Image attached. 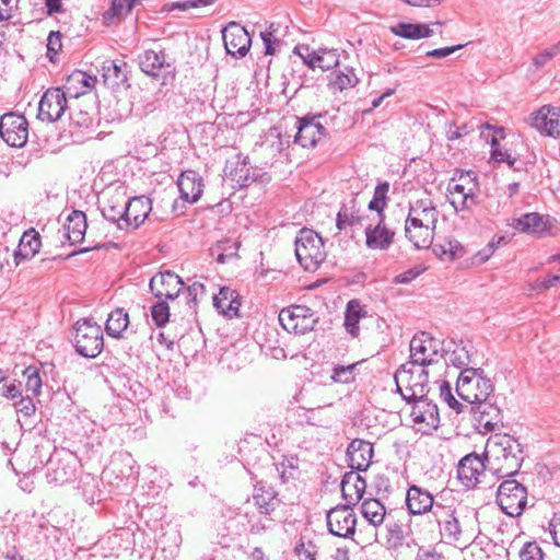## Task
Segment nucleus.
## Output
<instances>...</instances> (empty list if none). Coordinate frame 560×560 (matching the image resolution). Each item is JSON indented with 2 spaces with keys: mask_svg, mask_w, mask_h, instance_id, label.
Returning a JSON list of instances; mask_svg holds the SVG:
<instances>
[{
  "mask_svg": "<svg viewBox=\"0 0 560 560\" xmlns=\"http://www.w3.org/2000/svg\"><path fill=\"white\" fill-rule=\"evenodd\" d=\"M96 79L83 71L72 72L66 81L65 93L70 98H78L88 93L95 84Z\"/></svg>",
  "mask_w": 560,
  "mask_h": 560,
  "instance_id": "473e14b6",
  "label": "nucleus"
},
{
  "mask_svg": "<svg viewBox=\"0 0 560 560\" xmlns=\"http://www.w3.org/2000/svg\"><path fill=\"white\" fill-rule=\"evenodd\" d=\"M213 306L224 316H237L241 306L237 292L229 287L221 288L219 293L213 295Z\"/></svg>",
  "mask_w": 560,
  "mask_h": 560,
  "instance_id": "2f4dec72",
  "label": "nucleus"
},
{
  "mask_svg": "<svg viewBox=\"0 0 560 560\" xmlns=\"http://www.w3.org/2000/svg\"><path fill=\"white\" fill-rule=\"evenodd\" d=\"M40 236L34 229H30L21 236L18 248L14 252L13 260L19 266L25 260L33 258L40 249Z\"/></svg>",
  "mask_w": 560,
  "mask_h": 560,
  "instance_id": "bb28decb",
  "label": "nucleus"
},
{
  "mask_svg": "<svg viewBox=\"0 0 560 560\" xmlns=\"http://www.w3.org/2000/svg\"><path fill=\"white\" fill-rule=\"evenodd\" d=\"M395 232L385 225L382 218L377 223L365 228V244L370 249L386 250L394 242Z\"/></svg>",
  "mask_w": 560,
  "mask_h": 560,
  "instance_id": "5701e85b",
  "label": "nucleus"
},
{
  "mask_svg": "<svg viewBox=\"0 0 560 560\" xmlns=\"http://www.w3.org/2000/svg\"><path fill=\"white\" fill-rule=\"evenodd\" d=\"M365 314L366 312L358 301L351 300L348 302L345 315V327L352 337L359 336V322L362 316H365Z\"/></svg>",
  "mask_w": 560,
  "mask_h": 560,
  "instance_id": "79ce46f5",
  "label": "nucleus"
},
{
  "mask_svg": "<svg viewBox=\"0 0 560 560\" xmlns=\"http://www.w3.org/2000/svg\"><path fill=\"white\" fill-rule=\"evenodd\" d=\"M438 210L429 199L417 200L410 206L407 220L411 223H420L435 226L438 222Z\"/></svg>",
  "mask_w": 560,
  "mask_h": 560,
  "instance_id": "7c9ffc66",
  "label": "nucleus"
},
{
  "mask_svg": "<svg viewBox=\"0 0 560 560\" xmlns=\"http://www.w3.org/2000/svg\"><path fill=\"white\" fill-rule=\"evenodd\" d=\"M151 316L158 327H163L170 318V307L165 301L158 302L151 307Z\"/></svg>",
  "mask_w": 560,
  "mask_h": 560,
  "instance_id": "3c124183",
  "label": "nucleus"
},
{
  "mask_svg": "<svg viewBox=\"0 0 560 560\" xmlns=\"http://www.w3.org/2000/svg\"><path fill=\"white\" fill-rule=\"evenodd\" d=\"M434 229L435 226L432 225L411 223L406 220L405 234L416 248H429L432 244Z\"/></svg>",
  "mask_w": 560,
  "mask_h": 560,
  "instance_id": "72a5a7b5",
  "label": "nucleus"
},
{
  "mask_svg": "<svg viewBox=\"0 0 560 560\" xmlns=\"http://www.w3.org/2000/svg\"><path fill=\"white\" fill-rule=\"evenodd\" d=\"M521 560H544V553L537 542H526L520 550Z\"/></svg>",
  "mask_w": 560,
  "mask_h": 560,
  "instance_id": "864d4df0",
  "label": "nucleus"
},
{
  "mask_svg": "<svg viewBox=\"0 0 560 560\" xmlns=\"http://www.w3.org/2000/svg\"><path fill=\"white\" fill-rule=\"evenodd\" d=\"M366 482L355 471L347 472L341 481V492L347 505L357 504L365 492Z\"/></svg>",
  "mask_w": 560,
  "mask_h": 560,
  "instance_id": "cd10ccee",
  "label": "nucleus"
},
{
  "mask_svg": "<svg viewBox=\"0 0 560 560\" xmlns=\"http://www.w3.org/2000/svg\"><path fill=\"white\" fill-rule=\"evenodd\" d=\"M447 198L456 212L470 211L477 205L479 183L477 175L469 172H462L454 176L447 184Z\"/></svg>",
  "mask_w": 560,
  "mask_h": 560,
  "instance_id": "7ed1b4c3",
  "label": "nucleus"
},
{
  "mask_svg": "<svg viewBox=\"0 0 560 560\" xmlns=\"http://www.w3.org/2000/svg\"><path fill=\"white\" fill-rule=\"evenodd\" d=\"M222 38L226 52L234 57H245L252 45L248 32L236 22L223 28Z\"/></svg>",
  "mask_w": 560,
  "mask_h": 560,
  "instance_id": "dca6fc26",
  "label": "nucleus"
},
{
  "mask_svg": "<svg viewBox=\"0 0 560 560\" xmlns=\"http://www.w3.org/2000/svg\"><path fill=\"white\" fill-rule=\"evenodd\" d=\"M495 246L493 242H490L483 249L479 250L475 255V262L476 264H483L486 262L494 253Z\"/></svg>",
  "mask_w": 560,
  "mask_h": 560,
  "instance_id": "69168bd1",
  "label": "nucleus"
},
{
  "mask_svg": "<svg viewBox=\"0 0 560 560\" xmlns=\"http://www.w3.org/2000/svg\"><path fill=\"white\" fill-rule=\"evenodd\" d=\"M351 207L343 205L337 214L336 225L340 231L345 230L348 225L360 223L361 219L355 210V203L354 201H351Z\"/></svg>",
  "mask_w": 560,
  "mask_h": 560,
  "instance_id": "a18cd8bd",
  "label": "nucleus"
},
{
  "mask_svg": "<svg viewBox=\"0 0 560 560\" xmlns=\"http://www.w3.org/2000/svg\"><path fill=\"white\" fill-rule=\"evenodd\" d=\"M540 135L560 140V106L544 105L528 117Z\"/></svg>",
  "mask_w": 560,
  "mask_h": 560,
  "instance_id": "ddd939ff",
  "label": "nucleus"
},
{
  "mask_svg": "<svg viewBox=\"0 0 560 560\" xmlns=\"http://www.w3.org/2000/svg\"><path fill=\"white\" fill-rule=\"evenodd\" d=\"M288 25L282 26L280 22H272L268 30L262 32L260 35L281 40V37H284L288 34Z\"/></svg>",
  "mask_w": 560,
  "mask_h": 560,
  "instance_id": "13d9d810",
  "label": "nucleus"
},
{
  "mask_svg": "<svg viewBox=\"0 0 560 560\" xmlns=\"http://www.w3.org/2000/svg\"><path fill=\"white\" fill-rule=\"evenodd\" d=\"M482 373L480 369L465 368L457 378L456 393L469 407L494 398L493 384Z\"/></svg>",
  "mask_w": 560,
  "mask_h": 560,
  "instance_id": "f03ea898",
  "label": "nucleus"
},
{
  "mask_svg": "<svg viewBox=\"0 0 560 560\" xmlns=\"http://www.w3.org/2000/svg\"><path fill=\"white\" fill-rule=\"evenodd\" d=\"M138 59L140 69L149 75L158 77L161 72H165L166 75L174 77L175 68L166 60L163 51L156 52L155 50L148 49L139 55Z\"/></svg>",
  "mask_w": 560,
  "mask_h": 560,
  "instance_id": "a211bd4d",
  "label": "nucleus"
},
{
  "mask_svg": "<svg viewBox=\"0 0 560 560\" xmlns=\"http://www.w3.org/2000/svg\"><path fill=\"white\" fill-rule=\"evenodd\" d=\"M387 529H388V534H389L388 541L394 547L401 545L402 539H404L402 528L398 524L393 523V524H387Z\"/></svg>",
  "mask_w": 560,
  "mask_h": 560,
  "instance_id": "e2e57ef3",
  "label": "nucleus"
},
{
  "mask_svg": "<svg viewBox=\"0 0 560 560\" xmlns=\"http://www.w3.org/2000/svg\"><path fill=\"white\" fill-rule=\"evenodd\" d=\"M206 294V287L200 282H194L187 288V304L190 308H194L198 304V300Z\"/></svg>",
  "mask_w": 560,
  "mask_h": 560,
  "instance_id": "4d7b16f0",
  "label": "nucleus"
},
{
  "mask_svg": "<svg viewBox=\"0 0 560 560\" xmlns=\"http://www.w3.org/2000/svg\"><path fill=\"white\" fill-rule=\"evenodd\" d=\"M560 54V42L540 51L533 58V66L536 69L544 68L549 61Z\"/></svg>",
  "mask_w": 560,
  "mask_h": 560,
  "instance_id": "8fccbe9b",
  "label": "nucleus"
},
{
  "mask_svg": "<svg viewBox=\"0 0 560 560\" xmlns=\"http://www.w3.org/2000/svg\"><path fill=\"white\" fill-rule=\"evenodd\" d=\"M358 363L345 365H337L332 371L331 378L335 382L348 384L354 380V370Z\"/></svg>",
  "mask_w": 560,
  "mask_h": 560,
  "instance_id": "603ef678",
  "label": "nucleus"
},
{
  "mask_svg": "<svg viewBox=\"0 0 560 560\" xmlns=\"http://www.w3.org/2000/svg\"><path fill=\"white\" fill-rule=\"evenodd\" d=\"M129 325V316L124 308L114 310L106 320L105 330L108 336L120 338Z\"/></svg>",
  "mask_w": 560,
  "mask_h": 560,
  "instance_id": "a19ab883",
  "label": "nucleus"
},
{
  "mask_svg": "<svg viewBox=\"0 0 560 560\" xmlns=\"http://www.w3.org/2000/svg\"><path fill=\"white\" fill-rule=\"evenodd\" d=\"M463 47H464V45H455L452 47L436 48V49L427 51L425 56L431 57V58L441 59V58H445V57L452 55L453 52L462 49Z\"/></svg>",
  "mask_w": 560,
  "mask_h": 560,
  "instance_id": "0e129e2a",
  "label": "nucleus"
},
{
  "mask_svg": "<svg viewBox=\"0 0 560 560\" xmlns=\"http://www.w3.org/2000/svg\"><path fill=\"white\" fill-rule=\"evenodd\" d=\"M390 32L399 37L407 39L428 38L433 35V30L429 24L405 23L400 22L389 27Z\"/></svg>",
  "mask_w": 560,
  "mask_h": 560,
  "instance_id": "4c0bfd02",
  "label": "nucleus"
},
{
  "mask_svg": "<svg viewBox=\"0 0 560 560\" xmlns=\"http://www.w3.org/2000/svg\"><path fill=\"white\" fill-rule=\"evenodd\" d=\"M0 137L11 147H23L28 138V124L24 116L14 113L0 118Z\"/></svg>",
  "mask_w": 560,
  "mask_h": 560,
  "instance_id": "9b49d317",
  "label": "nucleus"
},
{
  "mask_svg": "<svg viewBox=\"0 0 560 560\" xmlns=\"http://www.w3.org/2000/svg\"><path fill=\"white\" fill-rule=\"evenodd\" d=\"M439 526L440 534L445 542L451 545H466L468 542L469 538H463V529L454 513H448L443 520H440Z\"/></svg>",
  "mask_w": 560,
  "mask_h": 560,
  "instance_id": "c9c22d12",
  "label": "nucleus"
},
{
  "mask_svg": "<svg viewBox=\"0 0 560 560\" xmlns=\"http://www.w3.org/2000/svg\"><path fill=\"white\" fill-rule=\"evenodd\" d=\"M363 517L373 526L383 524L386 515L385 506L376 499H365L361 504Z\"/></svg>",
  "mask_w": 560,
  "mask_h": 560,
  "instance_id": "ea45409f",
  "label": "nucleus"
},
{
  "mask_svg": "<svg viewBox=\"0 0 560 560\" xmlns=\"http://www.w3.org/2000/svg\"><path fill=\"white\" fill-rule=\"evenodd\" d=\"M514 229L523 233L541 234L546 230V222L539 213H526L513 221Z\"/></svg>",
  "mask_w": 560,
  "mask_h": 560,
  "instance_id": "58836bf2",
  "label": "nucleus"
},
{
  "mask_svg": "<svg viewBox=\"0 0 560 560\" xmlns=\"http://www.w3.org/2000/svg\"><path fill=\"white\" fill-rule=\"evenodd\" d=\"M14 405L16 411L25 417H31L35 412V404L31 397H21Z\"/></svg>",
  "mask_w": 560,
  "mask_h": 560,
  "instance_id": "bf43d9fd",
  "label": "nucleus"
},
{
  "mask_svg": "<svg viewBox=\"0 0 560 560\" xmlns=\"http://www.w3.org/2000/svg\"><path fill=\"white\" fill-rule=\"evenodd\" d=\"M126 65L118 60H107L103 63L102 77L104 84L112 90H118L127 82V73L122 70Z\"/></svg>",
  "mask_w": 560,
  "mask_h": 560,
  "instance_id": "e433bc0d",
  "label": "nucleus"
},
{
  "mask_svg": "<svg viewBox=\"0 0 560 560\" xmlns=\"http://www.w3.org/2000/svg\"><path fill=\"white\" fill-rule=\"evenodd\" d=\"M68 109V96L59 88L48 89L38 104L37 118L46 122H55L61 119Z\"/></svg>",
  "mask_w": 560,
  "mask_h": 560,
  "instance_id": "9d476101",
  "label": "nucleus"
},
{
  "mask_svg": "<svg viewBox=\"0 0 560 560\" xmlns=\"http://www.w3.org/2000/svg\"><path fill=\"white\" fill-rule=\"evenodd\" d=\"M74 347L77 352L82 357H97L104 347L101 326L96 323H92L90 319L77 322L74 326Z\"/></svg>",
  "mask_w": 560,
  "mask_h": 560,
  "instance_id": "0eeeda50",
  "label": "nucleus"
},
{
  "mask_svg": "<svg viewBox=\"0 0 560 560\" xmlns=\"http://www.w3.org/2000/svg\"><path fill=\"white\" fill-rule=\"evenodd\" d=\"M497 503L506 515L520 516L527 503V490L514 479L504 480L498 488Z\"/></svg>",
  "mask_w": 560,
  "mask_h": 560,
  "instance_id": "6e6552de",
  "label": "nucleus"
},
{
  "mask_svg": "<svg viewBox=\"0 0 560 560\" xmlns=\"http://www.w3.org/2000/svg\"><path fill=\"white\" fill-rule=\"evenodd\" d=\"M88 223L85 213L79 210H73L67 218L63 229L66 237L71 244L81 243L84 240Z\"/></svg>",
  "mask_w": 560,
  "mask_h": 560,
  "instance_id": "f704fd0d",
  "label": "nucleus"
},
{
  "mask_svg": "<svg viewBox=\"0 0 560 560\" xmlns=\"http://www.w3.org/2000/svg\"><path fill=\"white\" fill-rule=\"evenodd\" d=\"M295 256L305 270H315L325 260L322 237L312 230L302 229L295 238Z\"/></svg>",
  "mask_w": 560,
  "mask_h": 560,
  "instance_id": "39448f33",
  "label": "nucleus"
},
{
  "mask_svg": "<svg viewBox=\"0 0 560 560\" xmlns=\"http://www.w3.org/2000/svg\"><path fill=\"white\" fill-rule=\"evenodd\" d=\"M275 520L270 516H266L265 518L257 520H248L249 523V533L252 535H261L262 533L272 528Z\"/></svg>",
  "mask_w": 560,
  "mask_h": 560,
  "instance_id": "5fc2aeb1",
  "label": "nucleus"
},
{
  "mask_svg": "<svg viewBox=\"0 0 560 560\" xmlns=\"http://www.w3.org/2000/svg\"><path fill=\"white\" fill-rule=\"evenodd\" d=\"M180 197L190 202H196L203 190L201 176L195 171H186L180 174L177 180Z\"/></svg>",
  "mask_w": 560,
  "mask_h": 560,
  "instance_id": "393cba45",
  "label": "nucleus"
},
{
  "mask_svg": "<svg viewBox=\"0 0 560 560\" xmlns=\"http://www.w3.org/2000/svg\"><path fill=\"white\" fill-rule=\"evenodd\" d=\"M373 445L372 443L355 439L347 448V456L351 468L365 471L372 462L373 457Z\"/></svg>",
  "mask_w": 560,
  "mask_h": 560,
  "instance_id": "4be33fe9",
  "label": "nucleus"
},
{
  "mask_svg": "<svg viewBox=\"0 0 560 560\" xmlns=\"http://www.w3.org/2000/svg\"><path fill=\"white\" fill-rule=\"evenodd\" d=\"M316 116L298 120V131L294 141L303 148L314 147L325 136V127L317 121Z\"/></svg>",
  "mask_w": 560,
  "mask_h": 560,
  "instance_id": "6ab92c4d",
  "label": "nucleus"
},
{
  "mask_svg": "<svg viewBox=\"0 0 560 560\" xmlns=\"http://www.w3.org/2000/svg\"><path fill=\"white\" fill-rule=\"evenodd\" d=\"M23 375L26 378V390L31 392L35 396H38L43 385L39 371L34 366H28L24 370Z\"/></svg>",
  "mask_w": 560,
  "mask_h": 560,
  "instance_id": "de8ad7c7",
  "label": "nucleus"
},
{
  "mask_svg": "<svg viewBox=\"0 0 560 560\" xmlns=\"http://www.w3.org/2000/svg\"><path fill=\"white\" fill-rule=\"evenodd\" d=\"M103 217L113 223H117L120 230L126 229V198L124 194H114L102 207Z\"/></svg>",
  "mask_w": 560,
  "mask_h": 560,
  "instance_id": "c756f323",
  "label": "nucleus"
},
{
  "mask_svg": "<svg viewBox=\"0 0 560 560\" xmlns=\"http://www.w3.org/2000/svg\"><path fill=\"white\" fill-rule=\"evenodd\" d=\"M326 518L329 533L335 536L348 538L355 532L357 516L350 505L331 509Z\"/></svg>",
  "mask_w": 560,
  "mask_h": 560,
  "instance_id": "4468645a",
  "label": "nucleus"
},
{
  "mask_svg": "<svg viewBox=\"0 0 560 560\" xmlns=\"http://www.w3.org/2000/svg\"><path fill=\"white\" fill-rule=\"evenodd\" d=\"M488 468V463L476 453L464 456L457 468L458 479L467 488H474L481 482V477Z\"/></svg>",
  "mask_w": 560,
  "mask_h": 560,
  "instance_id": "f3484780",
  "label": "nucleus"
},
{
  "mask_svg": "<svg viewBox=\"0 0 560 560\" xmlns=\"http://www.w3.org/2000/svg\"><path fill=\"white\" fill-rule=\"evenodd\" d=\"M406 504L411 514L420 515L432 510L434 499L428 490L411 486L407 490Z\"/></svg>",
  "mask_w": 560,
  "mask_h": 560,
  "instance_id": "a878e982",
  "label": "nucleus"
},
{
  "mask_svg": "<svg viewBox=\"0 0 560 560\" xmlns=\"http://www.w3.org/2000/svg\"><path fill=\"white\" fill-rule=\"evenodd\" d=\"M139 3V0H113L110 8L104 14V20L108 22L110 19L126 16L132 8Z\"/></svg>",
  "mask_w": 560,
  "mask_h": 560,
  "instance_id": "c03bdc74",
  "label": "nucleus"
},
{
  "mask_svg": "<svg viewBox=\"0 0 560 560\" xmlns=\"http://www.w3.org/2000/svg\"><path fill=\"white\" fill-rule=\"evenodd\" d=\"M47 48L49 52H57L61 48V38L59 32H51L48 36Z\"/></svg>",
  "mask_w": 560,
  "mask_h": 560,
  "instance_id": "774afa93",
  "label": "nucleus"
},
{
  "mask_svg": "<svg viewBox=\"0 0 560 560\" xmlns=\"http://www.w3.org/2000/svg\"><path fill=\"white\" fill-rule=\"evenodd\" d=\"M46 477L48 482L62 485L74 477V468L71 463V456L67 458L50 457L47 463Z\"/></svg>",
  "mask_w": 560,
  "mask_h": 560,
  "instance_id": "c85d7f7f",
  "label": "nucleus"
},
{
  "mask_svg": "<svg viewBox=\"0 0 560 560\" xmlns=\"http://www.w3.org/2000/svg\"><path fill=\"white\" fill-rule=\"evenodd\" d=\"M395 381L402 398L408 402L422 399L430 392L428 371L423 368L404 364L395 373Z\"/></svg>",
  "mask_w": 560,
  "mask_h": 560,
  "instance_id": "20e7f679",
  "label": "nucleus"
},
{
  "mask_svg": "<svg viewBox=\"0 0 560 560\" xmlns=\"http://www.w3.org/2000/svg\"><path fill=\"white\" fill-rule=\"evenodd\" d=\"M276 469L282 483H288L290 480L295 479L296 467H294L292 463L289 465L281 463V465L277 466Z\"/></svg>",
  "mask_w": 560,
  "mask_h": 560,
  "instance_id": "052dcab7",
  "label": "nucleus"
},
{
  "mask_svg": "<svg viewBox=\"0 0 560 560\" xmlns=\"http://www.w3.org/2000/svg\"><path fill=\"white\" fill-rule=\"evenodd\" d=\"M440 392V397L457 413L464 411L465 406L460 404L452 394V388L446 381L435 383Z\"/></svg>",
  "mask_w": 560,
  "mask_h": 560,
  "instance_id": "09e8293b",
  "label": "nucleus"
},
{
  "mask_svg": "<svg viewBox=\"0 0 560 560\" xmlns=\"http://www.w3.org/2000/svg\"><path fill=\"white\" fill-rule=\"evenodd\" d=\"M317 320L312 308L305 305H292L288 308H282L279 313L281 326L287 331L296 335H304L313 330Z\"/></svg>",
  "mask_w": 560,
  "mask_h": 560,
  "instance_id": "1a4fd4ad",
  "label": "nucleus"
},
{
  "mask_svg": "<svg viewBox=\"0 0 560 560\" xmlns=\"http://www.w3.org/2000/svg\"><path fill=\"white\" fill-rule=\"evenodd\" d=\"M184 281L171 270L158 272L150 280L151 292L158 299L175 300L184 289Z\"/></svg>",
  "mask_w": 560,
  "mask_h": 560,
  "instance_id": "2eb2a0df",
  "label": "nucleus"
},
{
  "mask_svg": "<svg viewBox=\"0 0 560 560\" xmlns=\"http://www.w3.org/2000/svg\"><path fill=\"white\" fill-rule=\"evenodd\" d=\"M415 402L416 406L411 412L413 421L419 424H424V433L438 429L440 424V416L436 404L429 400L427 397L416 400Z\"/></svg>",
  "mask_w": 560,
  "mask_h": 560,
  "instance_id": "412c9836",
  "label": "nucleus"
},
{
  "mask_svg": "<svg viewBox=\"0 0 560 560\" xmlns=\"http://www.w3.org/2000/svg\"><path fill=\"white\" fill-rule=\"evenodd\" d=\"M443 349L441 342L430 334L421 331L416 334L410 341V361L408 366L423 368L436 363L441 358Z\"/></svg>",
  "mask_w": 560,
  "mask_h": 560,
  "instance_id": "423d86ee",
  "label": "nucleus"
},
{
  "mask_svg": "<svg viewBox=\"0 0 560 560\" xmlns=\"http://www.w3.org/2000/svg\"><path fill=\"white\" fill-rule=\"evenodd\" d=\"M469 409L472 415L474 427L482 434L495 430L502 423L501 410L494 398L472 405Z\"/></svg>",
  "mask_w": 560,
  "mask_h": 560,
  "instance_id": "f8f14e48",
  "label": "nucleus"
},
{
  "mask_svg": "<svg viewBox=\"0 0 560 560\" xmlns=\"http://www.w3.org/2000/svg\"><path fill=\"white\" fill-rule=\"evenodd\" d=\"M485 456L488 469L499 478L516 475L524 459L522 444L509 434L491 435L486 444Z\"/></svg>",
  "mask_w": 560,
  "mask_h": 560,
  "instance_id": "f257e3e1",
  "label": "nucleus"
},
{
  "mask_svg": "<svg viewBox=\"0 0 560 560\" xmlns=\"http://www.w3.org/2000/svg\"><path fill=\"white\" fill-rule=\"evenodd\" d=\"M358 78L352 69L346 68V71H335L330 74L329 84L332 89L343 91L353 88L358 83Z\"/></svg>",
  "mask_w": 560,
  "mask_h": 560,
  "instance_id": "37998d69",
  "label": "nucleus"
},
{
  "mask_svg": "<svg viewBox=\"0 0 560 560\" xmlns=\"http://www.w3.org/2000/svg\"><path fill=\"white\" fill-rule=\"evenodd\" d=\"M71 124L80 128H89L92 125V118L88 114L79 112L77 116L71 117Z\"/></svg>",
  "mask_w": 560,
  "mask_h": 560,
  "instance_id": "338daca9",
  "label": "nucleus"
},
{
  "mask_svg": "<svg viewBox=\"0 0 560 560\" xmlns=\"http://www.w3.org/2000/svg\"><path fill=\"white\" fill-rule=\"evenodd\" d=\"M423 271H424V268H421V267L411 268L405 272L397 275L394 278V282L400 283V284L409 283L412 280H415L418 276H420Z\"/></svg>",
  "mask_w": 560,
  "mask_h": 560,
  "instance_id": "680f3d73",
  "label": "nucleus"
},
{
  "mask_svg": "<svg viewBox=\"0 0 560 560\" xmlns=\"http://www.w3.org/2000/svg\"><path fill=\"white\" fill-rule=\"evenodd\" d=\"M151 200L144 196L126 199V229L139 228L151 211Z\"/></svg>",
  "mask_w": 560,
  "mask_h": 560,
  "instance_id": "b1692460",
  "label": "nucleus"
},
{
  "mask_svg": "<svg viewBox=\"0 0 560 560\" xmlns=\"http://www.w3.org/2000/svg\"><path fill=\"white\" fill-rule=\"evenodd\" d=\"M253 502L261 515L270 516L280 504L278 492L264 481L254 485Z\"/></svg>",
  "mask_w": 560,
  "mask_h": 560,
  "instance_id": "aec40b11",
  "label": "nucleus"
},
{
  "mask_svg": "<svg viewBox=\"0 0 560 560\" xmlns=\"http://www.w3.org/2000/svg\"><path fill=\"white\" fill-rule=\"evenodd\" d=\"M314 58L315 62H317V68L323 71H327L339 63V55L336 49H319L317 57Z\"/></svg>",
  "mask_w": 560,
  "mask_h": 560,
  "instance_id": "49530a36",
  "label": "nucleus"
},
{
  "mask_svg": "<svg viewBox=\"0 0 560 560\" xmlns=\"http://www.w3.org/2000/svg\"><path fill=\"white\" fill-rule=\"evenodd\" d=\"M448 362L452 365H454L458 369H462V368L468 365V363L470 362L469 353L465 347H457L450 354Z\"/></svg>",
  "mask_w": 560,
  "mask_h": 560,
  "instance_id": "6e6d98bb",
  "label": "nucleus"
}]
</instances>
